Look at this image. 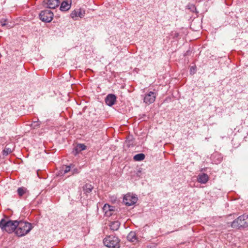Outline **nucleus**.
I'll return each instance as SVG.
<instances>
[{
  "instance_id": "obj_12",
  "label": "nucleus",
  "mask_w": 248,
  "mask_h": 248,
  "mask_svg": "<svg viewBox=\"0 0 248 248\" xmlns=\"http://www.w3.org/2000/svg\"><path fill=\"white\" fill-rule=\"evenodd\" d=\"M209 180V177L207 174L204 173L200 174L197 177V181L201 184H206Z\"/></svg>"
},
{
  "instance_id": "obj_17",
  "label": "nucleus",
  "mask_w": 248,
  "mask_h": 248,
  "mask_svg": "<svg viewBox=\"0 0 248 248\" xmlns=\"http://www.w3.org/2000/svg\"><path fill=\"white\" fill-rule=\"evenodd\" d=\"M145 155L142 153L138 154L134 156L133 159L135 161H142L145 158Z\"/></svg>"
},
{
  "instance_id": "obj_13",
  "label": "nucleus",
  "mask_w": 248,
  "mask_h": 248,
  "mask_svg": "<svg viewBox=\"0 0 248 248\" xmlns=\"http://www.w3.org/2000/svg\"><path fill=\"white\" fill-rule=\"evenodd\" d=\"M127 240L133 242L135 244L139 242L138 238L137 236L136 233L135 232H131L129 233L127 236Z\"/></svg>"
},
{
  "instance_id": "obj_24",
  "label": "nucleus",
  "mask_w": 248,
  "mask_h": 248,
  "mask_svg": "<svg viewBox=\"0 0 248 248\" xmlns=\"http://www.w3.org/2000/svg\"><path fill=\"white\" fill-rule=\"evenodd\" d=\"M40 125V123L38 121L37 122H33V123L31 124V127H32L33 128H35L36 127L39 126Z\"/></svg>"
},
{
  "instance_id": "obj_4",
  "label": "nucleus",
  "mask_w": 248,
  "mask_h": 248,
  "mask_svg": "<svg viewBox=\"0 0 248 248\" xmlns=\"http://www.w3.org/2000/svg\"><path fill=\"white\" fill-rule=\"evenodd\" d=\"M232 227L233 228H245L248 227V213L240 216L232 223Z\"/></svg>"
},
{
  "instance_id": "obj_16",
  "label": "nucleus",
  "mask_w": 248,
  "mask_h": 248,
  "mask_svg": "<svg viewBox=\"0 0 248 248\" xmlns=\"http://www.w3.org/2000/svg\"><path fill=\"white\" fill-rule=\"evenodd\" d=\"M74 167V165L70 164L69 166H64L62 168V171H63V173L65 174L69 172H71V170Z\"/></svg>"
},
{
  "instance_id": "obj_3",
  "label": "nucleus",
  "mask_w": 248,
  "mask_h": 248,
  "mask_svg": "<svg viewBox=\"0 0 248 248\" xmlns=\"http://www.w3.org/2000/svg\"><path fill=\"white\" fill-rule=\"evenodd\" d=\"M120 239L113 235L106 236L103 239L104 245L108 248H120Z\"/></svg>"
},
{
  "instance_id": "obj_20",
  "label": "nucleus",
  "mask_w": 248,
  "mask_h": 248,
  "mask_svg": "<svg viewBox=\"0 0 248 248\" xmlns=\"http://www.w3.org/2000/svg\"><path fill=\"white\" fill-rule=\"evenodd\" d=\"M27 191V189L25 187H19L17 189V193L19 196H23Z\"/></svg>"
},
{
  "instance_id": "obj_8",
  "label": "nucleus",
  "mask_w": 248,
  "mask_h": 248,
  "mask_svg": "<svg viewBox=\"0 0 248 248\" xmlns=\"http://www.w3.org/2000/svg\"><path fill=\"white\" fill-rule=\"evenodd\" d=\"M44 4L49 9H55L60 3L59 0H44Z\"/></svg>"
},
{
  "instance_id": "obj_1",
  "label": "nucleus",
  "mask_w": 248,
  "mask_h": 248,
  "mask_svg": "<svg viewBox=\"0 0 248 248\" xmlns=\"http://www.w3.org/2000/svg\"><path fill=\"white\" fill-rule=\"evenodd\" d=\"M32 229L31 223L26 221H18L16 233L18 236L22 237L28 234Z\"/></svg>"
},
{
  "instance_id": "obj_21",
  "label": "nucleus",
  "mask_w": 248,
  "mask_h": 248,
  "mask_svg": "<svg viewBox=\"0 0 248 248\" xmlns=\"http://www.w3.org/2000/svg\"><path fill=\"white\" fill-rule=\"evenodd\" d=\"M12 152V150L11 148L6 147L3 151V154L4 155H7L9 153H11Z\"/></svg>"
},
{
  "instance_id": "obj_9",
  "label": "nucleus",
  "mask_w": 248,
  "mask_h": 248,
  "mask_svg": "<svg viewBox=\"0 0 248 248\" xmlns=\"http://www.w3.org/2000/svg\"><path fill=\"white\" fill-rule=\"evenodd\" d=\"M84 15L85 11L82 10L81 9H79L77 10H74L70 14L71 18L75 20L77 19V17H79L82 18L84 16Z\"/></svg>"
},
{
  "instance_id": "obj_6",
  "label": "nucleus",
  "mask_w": 248,
  "mask_h": 248,
  "mask_svg": "<svg viewBox=\"0 0 248 248\" xmlns=\"http://www.w3.org/2000/svg\"><path fill=\"white\" fill-rule=\"evenodd\" d=\"M138 198L133 194L128 193L126 194L123 199V202L127 206H131L137 202Z\"/></svg>"
},
{
  "instance_id": "obj_26",
  "label": "nucleus",
  "mask_w": 248,
  "mask_h": 248,
  "mask_svg": "<svg viewBox=\"0 0 248 248\" xmlns=\"http://www.w3.org/2000/svg\"><path fill=\"white\" fill-rule=\"evenodd\" d=\"M189 7V9L191 10L192 12H194L195 10H196V8L195 6L193 4L189 5L188 6Z\"/></svg>"
},
{
  "instance_id": "obj_5",
  "label": "nucleus",
  "mask_w": 248,
  "mask_h": 248,
  "mask_svg": "<svg viewBox=\"0 0 248 248\" xmlns=\"http://www.w3.org/2000/svg\"><path fill=\"white\" fill-rule=\"evenodd\" d=\"M53 13L49 10L42 11L39 14L40 19L43 22H50L53 18Z\"/></svg>"
},
{
  "instance_id": "obj_14",
  "label": "nucleus",
  "mask_w": 248,
  "mask_h": 248,
  "mask_svg": "<svg viewBox=\"0 0 248 248\" xmlns=\"http://www.w3.org/2000/svg\"><path fill=\"white\" fill-rule=\"evenodd\" d=\"M93 188V187L92 185L86 184L83 186V190L85 194L88 195L92 192Z\"/></svg>"
},
{
  "instance_id": "obj_22",
  "label": "nucleus",
  "mask_w": 248,
  "mask_h": 248,
  "mask_svg": "<svg viewBox=\"0 0 248 248\" xmlns=\"http://www.w3.org/2000/svg\"><path fill=\"white\" fill-rule=\"evenodd\" d=\"M115 208H113V209H112V210H110L108 211V212H107L105 214V215L106 217H110V216H112L113 214H114V213L115 212Z\"/></svg>"
},
{
  "instance_id": "obj_23",
  "label": "nucleus",
  "mask_w": 248,
  "mask_h": 248,
  "mask_svg": "<svg viewBox=\"0 0 248 248\" xmlns=\"http://www.w3.org/2000/svg\"><path fill=\"white\" fill-rule=\"evenodd\" d=\"M79 171H80V169L75 167V166H74V168L73 169H72V170H71V174H74L78 173L79 172Z\"/></svg>"
},
{
  "instance_id": "obj_19",
  "label": "nucleus",
  "mask_w": 248,
  "mask_h": 248,
  "mask_svg": "<svg viewBox=\"0 0 248 248\" xmlns=\"http://www.w3.org/2000/svg\"><path fill=\"white\" fill-rule=\"evenodd\" d=\"M113 208H115V207L113 206H110L108 204H105L103 207V211L105 214L108 211L112 210Z\"/></svg>"
},
{
  "instance_id": "obj_2",
  "label": "nucleus",
  "mask_w": 248,
  "mask_h": 248,
  "mask_svg": "<svg viewBox=\"0 0 248 248\" xmlns=\"http://www.w3.org/2000/svg\"><path fill=\"white\" fill-rule=\"evenodd\" d=\"M18 226V221L16 220H7L4 218L0 221V228L3 231L10 233L15 231Z\"/></svg>"
},
{
  "instance_id": "obj_7",
  "label": "nucleus",
  "mask_w": 248,
  "mask_h": 248,
  "mask_svg": "<svg viewBox=\"0 0 248 248\" xmlns=\"http://www.w3.org/2000/svg\"><path fill=\"white\" fill-rule=\"evenodd\" d=\"M156 98V93L150 91L144 94L143 102L146 104L149 105L153 103Z\"/></svg>"
},
{
  "instance_id": "obj_27",
  "label": "nucleus",
  "mask_w": 248,
  "mask_h": 248,
  "mask_svg": "<svg viewBox=\"0 0 248 248\" xmlns=\"http://www.w3.org/2000/svg\"><path fill=\"white\" fill-rule=\"evenodd\" d=\"M5 21H4L3 22L2 20H1V21H0V23H1V26H5Z\"/></svg>"
},
{
  "instance_id": "obj_28",
  "label": "nucleus",
  "mask_w": 248,
  "mask_h": 248,
  "mask_svg": "<svg viewBox=\"0 0 248 248\" xmlns=\"http://www.w3.org/2000/svg\"><path fill=\"white\" fill-rule=\"evenodd\" d=\"M178 35V33H175V36H177Z\"/></svg>"
},
{
  "instance_id": "obj_10",
  "label": "nucleus",
  "mask_w": 248,
  "mask_h": 248,
  "mask_svg": "<svg viewBox=\"0 0 248 248\" xmlns=\"http://www.w3.org/2000/svg\"><path fill=\"white\" fill-rule=\"evenodd\" d=\"M116 100V97L114 94H109L105 98V102L109 106H112L114 104Z\"/></svg>"
},
{
  "instance_id": "obj_25",
  "label": "nucleus",
  "mask_w": 248,
  "mask_h": 248,
  "mask_svg": "<svg viewBox=\"0 0 248 248\" xmlns=\"http://www.w3.org/2000/svg\"><path fill=\"white\" fill-rule=\"evenodd\" d=\"M196 72V67L191 66L190 68V73L191 75H193Z\"/></svg>"
},
{
  "instance_id": "obj_11",
  "label": "nucleus",
  "mask_w": 248,
  "mask_h": 248,
  "mask_svg": "<svg viewBox=\"0 0 248 248\" xmlns=\"http://www.w3.org/2000/svg\"><path fill=\"white\" fill-rule=\"evenodd\" d=\"M71 0H64L61 4L60 10L62 11L68 10L71 7Z\"/></svg>"
},
{
  "instance_id": "obj_15",
  "label": "nucleus",
  "mask_w": 248,
  "mask_h": 248,
  "mask_svg": "<svg viewBox=\"0 0 248 248\" xmlns=\"http://www.w3.org/2000/svg\"><path fill=\"white\" fill-rule=\"evenodd\" d=\"M120 225V223L118 221H112L110 223V228L112 231H117Z\"/></svg>"
},
{
  "instance_id": "obj_18",
  "label": "nucleus",
  "mask_w": 248,
  "mask_h": 248,
  "mask_svg": "<svg viewBox=\"0 0 248 248\" xmlns=\"http://www.w3.org/2000/svg\"><path fill=\"white\" fill-rule=\"evenodd\" d=\"M86 148V146L83 144H78L77 145L75 148V150L77 153L81 152L85 150Z\"/></svg>"
}]
</instances>
